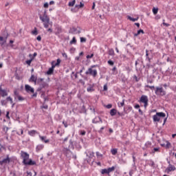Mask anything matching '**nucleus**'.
<instances>
[{
	"label": "nucleus",
	"mask_w": 176,
	"mask_h": 176,
	"mask_svg": "<svg viewBox=\"0 0 176 176\" xmlns=\"http://www.w3.org/2000/svg\"><path fill=\"white\" fill-rule=\"evenodd\" d=\"M36 96H37V94L35 93V94H34L32 96V97H36Z\"/></svg>",
	"instance_id": "64"
},
{
	"label": "nucleus",
	"mask_w": 176,
	"mask_h": 176,
	"mask_svg": "<svg viewBox=\"0 0 176 176\" xmlns=\"http://www.w3.org/2000/svg\"><path fill=\"white\" fill-rule=\"evenodd\" d=\"M118 111L116 110V109H112L111 111H110V115L111 116H115V115H116Z\"/></svg>",
	"instance_id": "23"
},
{
	"label": "nucleus",
	"mask_w": 176,
	"mask_h": 176,
	"mask_svg": "<svg viewBox=\"0 0 176 176\" xmlns=\"http://www.w3.org/2000/svg\"><path fill=\"white\" fill-rule=\"evenodd\" d=\"M29 57H30V60H26V64H28V65H31V63H32V60H34V57H32V54H29Z\"/></svg>",
	"instance_id": "20"
},
{
	"label": "nucleus",
	"mask_w": 176,
	"mask_h": 176,
	"mask_svg": "<svg viewBox=\"0 0 176 176\" xmlns=\"http://www.w3.org/2000/svg\"><path fill=\"white\" fill-rule=\"evenodd\" d=\"M41 141L42 142H44V144H49L50 142V139H47V136H42L41 135H38Z\"/></svg>",
	"instance_id": "11"
},
{
	"label": "nucleus",
	"mask_w": 176,
	"mask_h": 176,
	"mask_svg": "<svg viewBox=\"0 0 176 176\" xmlns=\"http://www.w3.org/2000/svg\"><path fill=\"white\" fill-rule=\"evenodd\" d=\"M39 19L43 23L45 28H49V24L50 23V18L46 14V10L44 11L43 15L39 14Z\"/></svg>",
	"instance_id": "3"
},
{
	"label": "nucleus",
	"mask_w": 176,
	"mask_h": 176,
	"mask_svg": "<svg viewBox=\"0 0 176 176\" xmlns=\"http://www.w3.org/2000/svg\"><path fill=\"white\" fill-rule=\"evenodd\" d=\"M63 124H64L65 128L68 127V124L67 122H65V121L63 122Z\"/></svg>",
	"instance_id": "54"
},
{
	"label": "nucleus",
	"mask_w": 176,
	"mask_h": 176,
	"mask_svg": "<svg viewBox=\"0 0 176 176\" xmlns=\"http://www.w3.org/2000/svg\"><path fill=\"white\" fill-rule=\"evenodd\" d=\"M81 135H86V131H80Z\"/></svg>",
	"instance_id": "51"
},
{
	"label": "nucleus",
	"mask_w": 176,
	"mask_h": 176,
	"mask_svg": "<svg viewBox=\"0 0 176 176\" xmlns=\"http://www.w3.org/2000/svg\"><path fill=\"white\" fill-rule=\"evenodd\" d=\"M50 5H54V1H50Z\"/></svg>",
	"instance_id": "63"
},
{
	"label": "nucleus",
	"mask_w": 176,
	"mask_h": 176,
	"mask_svg": "<svg viewBox=\"0 0 176 176\" xmlns=\"http://www.w3.org/2000/svg\"><path fill=\"white\" fill-rule=\"evenodd\" d=\"M70 45H76V37L74 36L70 41Z\"/></svg>",
	"instance_id": "29"
},
{
	"label": "nucleus",
	"mask_w": 176,
	"mask_h": 176,
	"mask_svg": "<svg viewBox=\"0 0 176 176\" xmlns=\"http://www.w3.org/2000/svg\"><path fill=\"white\" fill-rule=\"evenodd\" d=\"M43 108L44 109H47L48 106H47V104L43 105Z\"/></svg>",
	"instance_id": "59"
},
{
	"label": "nucleus",
	"mask_w": 176,
	"mask_h": 176,
	"mask_svg": "<svg viewBox=\"0 0 176 176\" xmlns=\"http://www.w3.org/2000/svg\"><path fill=\"white\" fill-rule=\"evenodd\" d=\"M146 58L149 57V54H148V50H146Z\"/></svg>",
	"instance_id": "58"
},
{
	"label": "nucleus",
	"mask_w": 176,
	"mask_h": 176,
	"mask_svg": "<svg viewBox=\"0 0 176 176\" xmlns=\"http://www.w3.org/2000/svg\"><path fill=\"white\" fill-rule=\"evenodd\" d=\"M79 83L82 85V86H85V81L83 80H82V79L79 80Z\"/></svg>",
	"instance_id": "47"
},
{
	"label": "nucleus",
	"mask_w": 176,
	"mask_h": 176,
	"mask_svg": "<svg viewBox=\"0 0 176 176\" xmlns=\"http://www.w3.org/2000/svg\"><path fill=\"white\" fill-rule=\"evenodd\" d=\"M163 124H166V122H167V118H166V113L163 112H157L153 116V120L155 123H162V122H163Z\"/></svg>",
	"instance_id": "2"
},
{
	"label": "nucleus",
	"mask_w": 176,
	"mask_h": 176,
	"mask_svg": "<svg viewBox=\"0 0 176 176\" xmlns=\"http://www.w3.org/2000/svg\"><path fill=\"white\" fill-rule=\"evenodd\" d=\"M6 117L7 119H10V117L9 116V111H7Z\"/></svg>",
	"instance_id": "55"
},
{
	"label": "nucleus",
	"mask_w": 176,
	"mask_h": 176,
	"mask_svg": "<svg viewBox=\"0 0 176 176\" xmlns=\"http://www.w3.org/2000/svg\"><path fill=\"white\" fill-rule=\"evenodd\" d=\"M148 101H149V99L148 98V97L146 96L142 95L140 97V102H142V104H144V108H146V107H148Z\"/></svg>",
	"instance_id": "7"
},
{
	"label": "nucleus",
	"mask_w": 176,
	"mask_h": 176,
	"mask_svg": "<svg viewBox=\"0 0 176 176\" xmlns=\"http://www.w3.org/2000/svg\"><path fill=\"white\" fill-rule=\"evenodd\" d=\"M98 67L97 65H93L90 66L88 69L86 71L85 74L89 75L90 76H92L93 78H96L98 75L97 69H94L96 67Z\"/></svg>",
	"instance_id": "4"
},
{
	"label": "nucleus",
	"mask_w": 176,
	"mask_h": 176,
	"mask_svg": "<svg viewBox=\"0 0 176 176\" xmlns=\"http://www.w3.org/2000/svg\"><path fill=\"white\" fill-rule=\"evenodd\" d=\"M96 156L97 157H102V154L100 153V152H96Z\"/></svg>",
	"instance_id": "43"
},
{
	"label": "nucleus",
	"mask_w": 176,
	"mask_h": 176,
	"mask_svg": "<svg viewBox=\"0 0 176 176\" xmlns=\"http://www.w3.org/2000/svg\"><path fill=\"white\" fill-rule=\"evenodd\" d=\"M14 94L15 96V98H17L20 95H19V92L17 91H15L14 92Z\"/></svg>",
	"instance_id": "45"
},
{
	"label": "nucleus",
	"mask_w": 176,
	"mask_h": 176,
	"mask_svg": "<svg viewBox=\"0 0 176 176\" xmlns=\"http://www.w3.org/2000/svg\"><path fill=\"white\" fill-rule=\"evenodd\" d=\"M75 3H76V0H73L72 1L69 2L68 6H70V7L75 6Z\"/></svg>",
	"instance_id": "27"
},
{
	"label": "nucleus",
	"mask_w": 176,
	"mask_h": 176,
	"mask_svg": "<svg viewBox=\"0 0 176 176\" xmlns=\"http://www.w3.org/2000/svg\"><path fill=\"white\" fill-rule=\"evenodd\" d=\"M21 157L23 159L22 163L25 166H36V162L30 159V154H28L27 152L21 151Z\"/></svg>",
	"instance_id": "1"
},
{
	"label": "nucleus",
	"mask_w": 176,
	"mask_h": 176,
	"mask_svg": "<svg viewBox=\"0 0 176 176\" xmlns=\"http://www.w3.org/2000/svg\"><path fill=\"white\" fill-rule=\"evenodd\" d=\"M21 131V134L19 133V132L16 133V134H18V135H23V134L24 133V131L23 129H20Z\"/></svg>",
	"instance_id": "48"
},
{
	"label": "nucleus",
	"mask_w": 176,
	"mask_h": 176,
	"mask_svg": "<svg viewBox=\"0 0 176 176\" xmlns=\"http://www.w3.org/2000/svg\"><path fill=\"white\" fill-rule=\"evenodd\" d=\"M32 35H36L38 34V30L36 29V28H34V30L32 31Z\"/></svg>",
	"instance_id": "36"
},
{
	"label": "nucleus",
	"mask_w": 176,
	"mask_h": 176,
	"mask_svg": "<svg viewBox=\"0 0 176 176\" xmlns=\"http://www.w3.org/2000/svg\"><path fill=\"white\" fill-rule=\"evenodd\" d=\"M160 152V147H155L153 150H151V153L155 155V153H159Z\"/></svg>",
	"instance_id": "17"
},
{
	"label": "nucleus",
	"mask_w": 176,
	"mask_h": 176,
	"mask_svg": "<svg viewBox=\"0 0 176 176\" xmlns=\"http://www.w3.org/2000/svg\"><path fill=\"white\" fill-rule=\"evenodd\" d=\"M27 174H28V175H29V176H32V173H31V172H30V171H27Z\"/></svg>",
	"instance_id": "56"
},
{
	"label": "nucleus",
	"mask_w": 176,
	"mask_h": 176,
	"mask_svg": "<svg viewBox=\"0 0 176 176\" xmlns=\"http://www.w3.org/2000/svg\"><path fill=\"white\" fill-rule=\"evenodd\" d=\"M36 39L38 41V42H41L42 41V37H41V36H38Z\"/></svg>",
	"instance_id": "53"
},
{
	"label": "nucleus",
	"mask_w": 176,
	"mask_h": 176,
	"mask_svg": "<svg viewBox=\"0 0 176 176\" xmlns=\"http://www.w3.org/2000/svg\"><path fill=\"white\" fill-rule=\"evenodd\" d=\"M10 163V157L9 155H6V158H4L3 160L0 161V164H9Z\"/></svg>",
	"instance_id": "10"
},
{
	"label": "nucleus",
	"mask_w": 176,
	"mask_h": 176,
	"mask_svg": "<svg viewBox=\"0 0 176 176\" xmlns=\"http://www.w3.org/2000/svg\"><path fill=\"white\" fill-rule=\"evenodd\" d=\"M95 8H96V3H93L92 10H94Z\"/></svg>",
	"instance_id": "57"
},
{
	"label": "nucleus",
	"mask_w": 176,
	"mask_h": 176,
	"mask_svg": "<svg viewBox=\"0 0 176 176\" xmlns=\"http://www.w3.org/2000/svg\"><path fill=\"white\" fill-rule=\"evenodd\" d=\"M103 90L104 91H107V90H108V85L107 84L104 85Z\"/></svg>",
	"instance_id": "46"
},
{
	"label": "nucleus",
	"mask_w": 176,
	"mask_h": 176,
	"mask_svg": "<svg viewBox=\"0 0 176 176\" xmlns=\"http://www.w3.org/2000/svg\"><path fill=\"white\" fill-rule=\"evenodd\" d=\"M63 57H65V58H68V55H67V53L64 52L62 54Z\"/></svg>",
	"instance_id": "50"
},
{
	"label": "nucleus",
	"mask_w": 176,
	"mask_h": 176,
	"mask_svg": "<svg viewBox=\"0 0 176 176\" xmlns=\"http://www.w3.org/2000/svg\"><path fill=\"white\" fill-rule=\"evenodd\" d=\"M54 68L55 65H52V67H50L47 72V75H52V74H53V72L54 71Z\"/></svg>",
	"instance_id": "19"
},
{
	"label": "nucleus",
	"mask_w": 176,
	"mask_h": 176,
	"mask_svg": "<svg viewBox=\"0 0 176 176\" xmlns=\"http://www.w3.org/2000/svg\"><path fill=\"white\" fill-rule=\"evenodd\" d=\"M138 17H137V18H133V17H131V16H128V20H130V21H138Z\"/></svg>",
	"instance_id": "25"
},
{
	"label": "nucleus",
	"mask_w": 176,
	"mask_h": 176,
	"mask_svg": "<svg viewBox=\"0 0 176 176\" xmlns=\"http://www.w3.org/2000/svg\"><path fill=\"white\" fill-rule=\"evenodd\" d=\"M165 146H166V149H169V148L171 147V143H170L168 141H166V144Z\"/></svg>",
	"instance_id": "34"
},
{
	"label": "nucleus",
	"mask_w": 176,
	"mask_h": 176,
	"mask_svg": "<svg viewBox=\"0 0 176 176\" xmlns=\"http://www.w3.org/2000/svg\"><path fill=\"white\" fill-rule=\"evenodd\" d=\"M168 166L165 169V173H166V174H170V173H171V171H175L176 168L175 166L170 164V161L168 162Z\"/></svg>",
	"instance_id": "8"
},
{
	"label": "nucleus",
	"mask_w": 176,
	"mask_h": 176,
	"mask_svg": "<svg viewBox=\"0 0 176 176\" xmlns=\"http://www.w3.org/2000/svg\"><path fill=\"white\" fill-rule=\"evenodd\" d=\"M157 12H159V9L158 8H153V14H157Z\"/></svg>",
	"instance_id": "35"
},
{
	"label": "nucleus",
	"mask_w": 176,
	"mask_h": 176,
	"mask_svg": "<svg viewBox=\"0 0 176 176\" xmlns=\"http://www.w3.org/2000/svg\"><path fill=\"white\" fill-rule=\"evenodd\" d=\"M111 153L115 156V155H116L118 153V148H112L111 150Z\"/></svg>",
	"instance_id": "26"
},
{
	"label": "nucleus",
	"mask_w": 176,
	"mask_h": 176,
	"mask_svg": "<svg viewBox=\"0 0 176 176\" xmlns=\"http://www.w3.org/2000/svg\"><path fill=\"white\" fill-rule=\"evenodd\" d=\"M8 40V35L3 38V36H0V41L1 43H0V45H1V46H3L4 43H6V41Z\"/></svg>",
	"instance_id": "16"
},
{
	"label": "nucleus",
	"mask_w": 176,
	"mask_h": 176,
	"mask_svg": "<svg viewBox=\"0 0 176 176\" xmlns=\"http://www.w3.org/2000/svg\"><path fill=\"white\" fill-rule=\"evenodd\" d=\"M80 40L81 43H85L87 41L86 38H85V37H80Z\"/></svg>",
	"instance_id": "39"
},
{
	"label": "nucleus",
	"mask_w": 176,
	"mask_h": 176,
	"mask_svg": "<svg viewBox=\"0 0 176 176\" xmlns=\"http://www.w3.org/2000/svg\"><path fill=\"white\" fill-rule=\"evenodd\" d=\"M92 123H94V124H97V123H102V119H101V117H95L92 120Z\"/></svg>",
	"instance_id": "12"
},
{
	"label": "nucleus",
	"mask_w": 176,
	"mask_h": 176,
	"mask_svg": "<svg viewBox=\"0 0 176 176\" xmlns=\"http://www.w3.org/2000/svg\"><path fill=\"white\" fill-rule=\"evenodd\" d=\"M135 109H138V108H140V104L135 105Z\"/></svg>",
	"instance_id": "61"
},
{
	"label": "nucleus",
	"mask_w": 176,
	"mask_h": 176,
	"mask_svg": "<svg viewBox=\"0 0 176 176\" xmlns=\"http://www.w3.org/2000/svg\"><path fill=\"white\" fill-rule=\"evenodd\" d=\"M96 89H94V85H89V86L87 88V91L88 93H93Z\"/></svg>",
	"instance_id": "15"
},
{
	"label": "nucleus",
	"mask_w": 176,
	"mask_h": 176,
	"mask_svg": "<svg viewBox=\"0 0 176 176\" xmlns=\"http://www.w3.org/2000/svg\"><path fill=\"white\" fill-rule=\"evenodd\" d=\"M105 107H106V108H107V109H111V108H112V104H109L106 105Z\"/></svg>",
	"instance_id": "49"
},
{
	"label": "nucleus",
	"mask_w": 176,
	"mask_h": 176,
	"mask_svg": "<svg viewBox=\"0 0 176 176\" xmlns=\"http://www.w3.org/2000/svg\"><path fill=\"white\" fill-rule=\"evenodd\" d=\"M133 163H135V156L133 155Z\"/></svg>",
	"instance_id": "62"
},
{
	"label": "nucleus",
	"mask_w": 176,
	"mask_h": 176,
	"mask_svg": "<svg viewBox=\"0 0 176 176\" xmlns=\"http://www.w3.org/2000/svg\"><path fill=\"white\" fill-rule=\"evenodd\" d=\"M25 91H27V93H32V94H34V93L35 91L34 88H32L31 86H30L28 85H25Z\"/></svg>",
	"instance_id": "9"
},
{
	"label": "nucleus",
	"mask_w": 176,
	"mask_h": 176,
	"mask_svg": "<svg viewBox=\"0 0 176 176\" xmlns=\"http://www.w3.org/2000/svg\"><path fill=\"white\" fill-rule=\"evenodd\" d=\"M55 61L52 62V65H55V67L60 65V63H61V60L60 58H58L56 60V63Z\"/></svg>",
	"instance_id": "22"
},
{
	"label": "nucleus",
	"mask_w": 176,
	"mask_h": 176,
	"mask_svg": "<svg viewBox=\"0 0 176 176\" xmlns=\"http://www.w3.org/2000/svg\"><path fill=\"white\" fill-rule=\"evenodd\" d=\"M43 6H44V8L47 9V8H49V3H44Z\"/></svg>",
	"instance_id": "52"
},
{
	"label": "nucleus",
	"mask_w": 176,
	"mask_h": 176,
	"mask_svg": "<svg viewBox=\"0 0 176 176\" xmlns=\"http://www.w3.org/2000/svg\"><path fill=\"white\" fill-rule=\"evenodd\" d=\"M109 56H115V51L113 50V49H110L109 50Z\"/></svg>",
	"instance_id": "32"
},
{
	"label": "nucleus",
	"mask_w": 176,
	"mask_h": 176,
	"mask_svg": "<svg viewBox=\"0 0 176 176\" xmlns=\"http://www.w3.org/2000/svg\"><path fill=\"white\" fill-rule=\"evenodd\" d=\"M107 64H109V65H111L112 67V66H113L115 63L113 60H109L107 61Z\"/></svg>",
	"instance_id": "37"
},
{
	"label": "nucleus",
	"mask_w": 176,
	"mask_h": 176,
	"mask_svg": "<svg viewBox=\"0 0 176 176\" xmlns=\"http://www.w3.org/2000/svg\"><path fill=\"white\" fill-rule=\"evenodd\" d=\"M28 134L29 135H30L31 137H34V135L36 134H38V131H35V130H32L28 131Z\"/></svg>",
	"instance_id": "21"
},
{
	"label": "nucleus",
	"mask_w": 176,
	"mask_h": 176,
	"mask_svg": "<svg viewBox=\"0 0 176 176\" xmlns=\"http://www.w3.org/2000/svg\"><path fill=\"white\" fill-rule=\"evenodd\" d=\"M140 34H145V32H144L143 30L140 29L138 31L137 34H134V36H138V35H140Z\"/></svg>",
	"instance_id": "28"
},
{
	"label": "nucleus",
	"mask_w": 176,
	"mask_h": 176,
	"mask_svg": "<svg viewBox=\"0 0 176 176\" xmlns=\"http://www.w3.org/2000/svg\"><path fill=\"white\" fill-rule=\"evenodd\" d=\"M135 25L138 28H140V23H135Z\"/></svg>",
	"instance_id": "60"
},
{
	"label": "nucleus",
	"mask_w": 176,
	"mask_h": 176,
	"mask_svg": "<svg viewBox=\"0 0 176 176\" xmlns=\"http://www.w3.org/2000/svg\"><path fill=\"white\" fill-rule=\"evenodd\" d=\"M0 96L1 97H8V91L6 89H2V87H0Z\"/></svg>",
	"instance_id": "14"
},
{
	"label": "nucleus",
	"mask_w": 176,
	"mask_h": 176,
	"mask_svg": "<svg viewBox=\"0 0 176 176\" xmlns=\"http://www.w3.org/2000/svg\"><path fill=\"white\" fill-rule=\"evenodd\" d=\"M36 80H38V77L35 76V75L32 74L30 78L29 79V82L34 83L36 85Z\"/></svg>",
	"instance_id": "13"
},
{
	"label": "nucleus",
	"mask_w": 176,
	"mask_h": 176,
	"mask_svg": "<svg viewBox=\"0 0 176 176\" xmlns=\"http://www.w3.org/2000/svg\"><path fill=\"white\" fill-rule=\"evenodd\" d=\"M94 57V54H91V55H87V58H93Z\"/></svg>",
	"instance_id": "44"
},
{
	"label": "nucleus",
	"mask_w": 176,
	"mask_h": 176,
	"mask_svg": "<svg viewBox=\"0 0 176 176\" xmlns=\"http://www.w3.org/2000/svg\"><path fill=\"white\" fill-rule=\"evenodd\" d=\"M85 7V4L82 2L80 3V5H76L75 8H77V9H82V8Z\"/></svg>",
	"instance_id": "24"
},
{
	"label": "nucleus",
	"mask_w": 176,
	"mask_h": 176,
	"mask_svg": "<svg viewBox=\"0 0 176 176\" xmlns=\"http://www.w3.org/2000/svg\"><path fill=\"white\" fill-rule=\"evenodd\" d=\"M146 87L151 89V90H155V89H156V88H155V86L146 85Z\"/></svg>",
	"instance_id": "40"
},
{
	"label": "nucleus",
	"mask_w": 176,
	"mask_h": 176,
	"mask_svg": "<svg viewBox=\"0 0 176 176\" xmlns=\"http://www.w3.org/2000/svg\"><path fill=\"white\" fill-rule=\"evenodd\" d=\"M1 105H6V104H8V102L5 100H1Z\"/></svg>",
	"instance_id": "42"
},
{
	"label": "nucleus",
	"mask_w": 176,
	"mask_h": 176,
	"mask_svg": "<svg viewBox=\"0 0 176 176\" xmlns=\"http://www.w3.org/2000/svg\"><path fill=\"white\" fill-rule=\"evenodd\" d=\"M44 148H45V146L43 144H38L36 148V152H39L42 151V149H43Z\"/></svg>",
	"instance_id": "18"
},
{
	"label": "nucleus",
	"mask_w": 176,
	"mask_h": 176,
	"mask_svg": "<svg viewBox=\"0 0 176 176\" xmlns=\"http://www.w3.org/2000/svg\"><path fill=\"white\" fill-rule=\"evenodd\" d=\"M115 166H111L108 168H104L101 169L100 173L102 175H104V174H107L108 176H111V173H113V171H115Z\"/></svg>",
	"instance_id": "6"
},
{
	"label": "nucleus",
	"mask_w": 176,
	"mask_h": 176,
	"mask_svg": "<svg viewBox=\"0 0 176 176\" xmlns=\"http://www.w3.org/2000/svg\"><path fill=\"white\" fill-rule=\"evenodd\" d=\"M155 94H156V96L163 97L166 96V91H164V89H163V87H156Z\"/></svg>",
	"instance_id": "5"
},
{
	"label": "nucleus",
	"mask_w": 176,
	"mask_h": 176,
	"mask_svg": "<svg viewBox=\"0 0 176 176\" xmlns=\"http://www.w3.org/2000/svg\"><path fill=\"white\" fill-rule=\"evenodd\" d=\"M16 98H18L19 101H24V100H25V98L21 96H18Z\"/></svg>",
	"instance_id": "38"
},
{
	"label": "nucleus",
	"mask_w": 176,
	"mask_h": 176,
	"mask_svg": "<svg viewBox=\"0 0 176 176\" xmlns=\"http://www.w3.org/2000/svg\"><path fill=\"white\" fill-rule=\"evenodd\" d=\"M6 100V101H10V104H12V105H14V104H13V98H12V97L8 96Z\"/></svg>",
	"instance_id": "30"
},
{
	"label": "nucleus",
	"mask_w": 176,
	"mask_h": 176,
	"mask_svg": "<svg viewBox=\"0 0 176 176\" xmlns=\"http://www.w3.org/2000/svg\"><path fill=\"white\" fill-rule=\"evenodd\" d=\"M119 108L122 107H124V100H122V102H118V104Z\"/></svg>",
	"instance_id": "33"
},
{
	"label": "nucleus",
	"mask_w": 176,
	"mask_h": 176,
	"mask_svg": "<svg viewBox=\"0 0 176 176\" xmlns=\"http://www.w3.org/2000/svg\"><path fill=\"white\" fill-rule=\"evenodd\" d=\"M165 21L166 20L163 19V23H162L163 25H165V27H170V24L166 23Z\"/></svg>",
	"instance_id": "41"
},
{
	"label": "nucleus",
	"mask_w": 176,
	"mask_h": 176,
	"mask_svg": "<svg viewBox=\"0 0 176 176\" xmlns=\"http://www.w3.org/2000/svg\"><path fill=\"white\" fill-rule=\"evenodd\" d=\"M151 146H152V143H151V142H146L145 143V147H146V148H151Z\"/></svg>",
	"instance_id": "31"
}]
</instances>
